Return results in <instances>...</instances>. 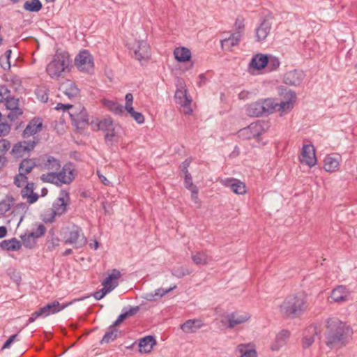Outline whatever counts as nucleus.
<instances>
[{"instance_id": "2f4dec72", "label": "nucleus", "mask_w": 357, "mask_h": 357, "mask_svg": "<svg viewBox=\"0 0 357 357\" xmlns=\"http://www.w3.org/2000/svg\"><path fill=\"white\" fill-rule=\"evenodd\" d=\"M155 340L153 336L148 335L140 340L139 343V351L140 353H149L155 344Z\"/></svg>"}, {"instance_id": "473e14b6", "label": "nucleus", "mask_w": 357, "mask_h": 357, "mask_svg": "<svg viewBox=\"0 0 357 357\" xmlns=\"http://www.w3.org/2000/svg\"><path fill=\"white\" fill-rule=\"evenodd\" d=\"M58 176L59 178V185L70 183L74 178L73 171L70 168V167L66 165L62 168L61 171L58 172Z\"/></svg>"}, {"instance_id": "8fccbe9b", "label": "nucleus", "mask_w": 357, "mask_h": 357, "mask_svg": "<svg viewBox=\"0 0 357 357\" xmlns=\"http://www.w3.org/2000/svg\"><path fill=\"white\" fill-rule=\"evenodd\" d=\"M171 273L174 276L178 278H181L185 275H190L191 273V271H189L188 268L180 266L172 269Z\"/></svg>"}, {"instance_id": "4be33fe9", "label": "nucleus", "mask_w": 357, "mask_h": 357, "mask_svg": "<svg viewBox=\"0 0 357 357\" xmlns=\"http://www.w3.org/2000/svg\"><path fill=\"white\" fill-rule=\"evenodd\" d=\"M290 337V332L287 330H282L277 333L274 341L271 345L272 351H279L286 345Z\"/></svg>"}, {"instance_id": "a878e982", "label": "nucleus", "mask_w": 357, "mask_h": 357, "mask_svg": "<svg viewBox=\"0 0 357 357\" xmlns=\"http://www.w3.org/2000/svg\"><path fill=\"white\" fill-rule=\"evenodd\" d=\"M238 357H257V351L250 344H240L235 350Z\"/></svg>"}, {"instance_id": "13d9d810", "label": "nucleus", "mask_w": 357, "mask_h": 357, "mask_svg": "<svg viewBox=\"0 0 357 357\" xmlns=\"http://www.w3.org/2000/svg\"><path fill=\"white\" fill-rule=\"evenodd\" d=\"M185 186L188 190L193 189V188H197L192 181V177L190 174L186 170L185 174Z\"/></svg>"}, {"instance_id": "b1692460", "label": "nucleus", "mask_w": 357, "mask_h": 357, "mask_svg": "<svg viewBox=\"0 0 357 357\" xmlns=\"http://www.w3.org/2000/svg\"><path fill=\"white\" fill-rule=\"evenodd\" d=\"M176 288V285L174 284L167 289L158 288L154 292H149L144 294L143 298L150 302L157 301L160 298L164 297L165 295L173 291Z\"/></svg>"}, {"instance_id": "5701e85b", "label": "nucleus", "mask_w": 357, "mask_h": 357, "mask_svg": "<svg viewBox=\"0 0 357 357\" xmlns=\"http://www.w3.org/2000/svg\"><path fill=\"white\" fill-rule=\"evenodd\" d=\"M271 30V23L264 20L255 29L256 40L258 42L264 41L268 36Z\"/></svg>"}, {"instance_id": "cd10ccee", "label": "nucleus", "mask_w": 357, "mask_h": 357, "mask_svg": "<svg viewBox=\"0 0 357 357\" xmlns=\"http://www.w3.org/2000/svg\"><path fill=\"white\" fill-rule=\"evenodd\" d=\"M121 277V273L116 269H113L112 273L108 275L105 280L102 282V285L105 289L112 288V291L119 284V279Z\"/></svg>"}, {"instance_id": "a18cd8bd", "label": "nucleus", "mask_w": 357, "mask_h": 357, "mask_svg": "<svg viewBox=\"0 0 357 357\" xmlns=\"http://www.w3.org/2000/svg\"><path fill=\"white\" fill-rule=\"evenodd\" d=\"M24 8L31 12H38L42 8V3L39 0L26 1L24 3Z\"/></svg>"}, {"instance_id": "c756f323", "label": "nucleus", "mask_w": 357, "mask_h": 357, "mask_svg": "<svg viewBox=\"0 0 357 357\" xmlns=\"http://www.w3.org/2000/svg\"><path fill=\"white\" fill-rule=\"evenodd\" d=\"M264 107L261 105V100L252 102L246 107V114L250 116L258 117L264 115Z\"/></svg>"}, {"instance_id": "39448f33", "label": "nucleus", "mask_w": 357, "mask_h": 357, "mask_svg": "<svg viewBox=\"0 0 357 357\" xmlns=\"http://www.w3.org/2000/svg\"><path fill=\"white\" fill-rule=\"evenodd\" d=\"M56 110L62 109L64 112L71 109L68 114L73 121L74 124L77 128H82L86 124L89 123V119L87 112L85 108L79 105L77 107H73L70 104L58 103L55 107Z\"/></svg>"}, {"instance_id": "a19ab883", "label": "nucleus", "mask_w": 357, "mask_h": 357, "mask_svg": "<svg viewBox=\"0 0 357 357\" xmlns=\"http://www.w3.org/2000/svg\"><path fill=\"white\" fill-rule=\"evenodd\" d=\"M261 105L264 107V115H268L276 112L277 102L272 98L260 100Z\"/></svg>"}, {"instance_id": "0eeeda50", "label": "nucleus", "mask_w": 357, "mask_h": 357, "mask_svg": "<svg viewBox=\"0 0 357 357\" xmlns=\"http://www.w3.org/2000/svg\"><path fill=\"white\" fill-rule=\"evenodd\" d=\"M251 316L248 312H234L224 315L220 323L227 328H234L237 325L243 324L247 322Z\"/></svg>"}, {"instance_id": "f03ea898", "label": "nucleus", "mask_w": 357, "mask_h": 357, "mask_svg": "<svg viewBox=\"0 0 357 357\" xmlns=\"http://www.w3.org/2000/svg\"><path fill=\"white\" fill-rule=\"evenodd\" d=\"M306 296L298 293L286 298L280 306L281 314L288 318H296L301 315L307 309Z\"/></svg>"}, {"instance_id": "338daca9", "label": "nucleus", "mask_w": 357, "mask_h": 357, "mask_svg": "<svg viewBox=\"0 0 357 357\" xmlns=\"http://www.w3.org/2000/svg\"><path fill=\"white\" fill-rule=\"evenodd\" d=\"M17 335V334H15V335H11L7 340L6 342L3 344V349H6V348H9L11 345V344L15 341V340L16 339Z\"/></svg>"}, {"instance_id": "393cba45", "label": "nucleus", "mask_w": 357, "mask_h": 357, "mask_svg": "<svg viewBox=\"0 0 357 357\" xmlns=\"http://www.w3.org/2000/svg\"><path fill=\"white\" fill-rule=\"evenodd\" d=\"M59 89L63 93H64L70 98L76 97L79 93V89L77 85L69 79L63 82L61 84Z\"/></svg>"}, {"instance_id": "7c9ffc66", "label": "nucleus", "mask_w": 357, "mask_h": 357, "mask_svg": "<svg viewBox=\"0 0 357 357\" xmlns=\"http://www.w3.org/2000/svg\"><path fill=\"white\" fill-rule=\"evenodd\" d=\"M268 63V56L263 54L254 56L250 62V66L255 70H260L266 66Z\"/></svg>"}, {"instance_id": "4d7b16f0", "label": "nucleus", "mask_w": 357, "mask_h": 357, "mask_svg": "<svg viewBox=\"0 0 357 357\" xmlns=\"http://www.w3.org/2000/svg\"><path fill=\"white\" fill-rule=\"evenodd\" d=\"M9 96H10V90L6 86H0V102H4Z\"/></svg>"}, {"instance_id": "20e7f679", "label": "nucleus", "mask_w": 357, "mask_h": 357, "mask_svg": "<svg viewBox=\"0 0 357 357\" xmlns=\"http://www.w3.org/2000/svg\"><path fill=\"white\" fill-rule=\"evenodd\" d=\"M69 201V193L66 190H61L58 198L53 204L52 208L44 214L43 220L45 222H52L56 216H60L65 213Z\"/></svg>"}, {"instance_id": "3c124183", "label": "nucleus", "mask_w": 357, "mask_h": 357, "mask_svg": "<svg viewBox=\"0 0 357 357\" xmlns=\"http://www.w3.org/2000/svg\"><path fill=\"white\" fill-rule=\"evenodd\" d=\"M128 114L135 120L138 123H143L144 122V115L138 112H135L132 107H128V109H126Z\"/></svg>"}, {"instance_id": "774afa93", "label": "nucleus", "mask_w": 357, "mask_h": 357, "mask_svg": "<svg viewBox=\"0 0 357 357\" xmlns=\"http://www.w3.org/2000/svg\"><path fill=\"white\" fill-rule=\"evenodd\" d=\"M28 206L25 203H20L17 204L15 210L22 211L24 213L26 212Z\"/></svg>"}, {"instance_id": "de8ad7c7", "label": "nucleus", "mask_w": 357, "mask_h": 357, "mask_svg": "<svg viewBox=\"0 0 357 357\" xmlns=\"http://www.w3.org/2000/svg\"><path fill=\"white\" fill-rule=\"evenodd\" d=\"M21 239L24 247L28 248H33L36 244V238L31 232L22 235Z\"/></svg>"}, {"instance_id": "0e129e2a", "label": "nucleus", "mask_w": 357, "mask_h": 357, "mask_svg": "<svg viewBox=\"0 0 357 357\" xmlns=\"http://www.w3.org/2000/svg\"><path fill=\"white\" fill-rule=\"evenodd\" d=\"M126 105L125 109H128V107H132L133 96L130 93H128L125 96Z\"/></svg>"}, {"instance_id": "9b49d317", "label": "nucleus", "mask_w": 357, "mask_h": 357, "mask_svg": "<svg viewBox=\"0 0 357 357\" xmlns=\"http://www.w3.org/2000/svg\"><path fill=\"white\" fill-rule=\"evenodd\" d=\"M67 305L60 306L58 301H54L48 303L45 306L41 307L38 311L33 312L29 319L28 324L33 322L37 318L46 317L50 314L56 313L65 308Z\"/></svg>"}, {"instance_id": "37998d69", "label": "nucleus", "mask_w": 357, "mask_h": 357, "mask_svg": "<svg viewBox=\"0 0 357 357\" xmlns=\"http://www.w3.org/2000/svg\"><path fill=\"white\" fill-rule=\"evenodd\" d=\"M242 37L241 31H236L233 33L229 38L225 39L222 41V47H231L236 45Z\"/></svg>"}, {"instance_id": "9d476101", "label": "nucleus", "mask_w": 357, "mask_h": 357, "mask_svg": "<svg viewBox=\"0 0 357 357\" xmlns=\"http://www.w3.org/2000/svg\"><path fill=\"white\" fill-rule=\"evenodd\" d=\"M133 53V57L139 61H146L151 57V48L146 40H135L130 47Z\"/></svg>"}, {"instance_id": "69168bd1", "label": "nucleus", "mask_w": 357, "mask_h": 357, "mask_svg": "<svg viewBox=\"0 0 357 357\" xmlns=\"http://www.w3.org/2000/svg\"><path fill=\"white\" fill-rule=\"evenodd\" d=\"M190 191L191 192L192 200L194 202V203L199 204H200V201H199V197H198V188H197H197H193V189L190 190Z\"/></svg>"}, {"instance_id": "aec40b11", "label": "nucleus", "mask_w": 357, "mask_h": 357, "mask_svg": "<svg viewBox=\"0 0 357 357\" xmlns=\"http://www.w3.org/2000/svg\"><path fill=\"white\" fill-rule=\"evenodd\" d=\"M305 78V73L301 70H294L287 72L283 78L284 83L290 86L300 85Z\"/></svg>"}, {"instance_id": "603ef678", "label": "nucleus", "mask_w": 357, "mask_h": 357, "mask_svg": "<svg viewBox=\"0 0 357 357\" xmlns=\"http://www.w3.org/2000/svg\"><path fill=\"white\" fill-rule=\"evenodd\" d=\"M280 61L278 58L271 56L268 57V63L266 66L270 70H275L279 68Z\"/></svg>"}, {"instance_id": "6ab92c4d", "label": "nucleus", "mask_w": 357, "mask_h": 357, "mask_svg": "<svg viewBox=\"0 0 357 357\" xmlns=\"http://www.w3.org/2000/svg\"><path fill=\"white\" fill-rule=\"evenodd\" d=\"M221 183L229 188L232 192L238 195H245L247 192L245 183L236 178H227L222 179Z\"/></svg>"}, {"instance_id": "680f3d73", "label": "nucleus", "mask_w": 357, "mask_h": 357, "mask_svg": "<svg viewBox=\"0 0 357 357\" xmlns=\"http://www.w3.org/2000/svg\"><path fill=\"white\" fill-rule=\"evenodd\" d=\"M10 148V143L6 139H0V153H6Z\"/></svg>"}, {"instance_id": "49530a36", "label": "nucleus", "mask_w": 357, "mask_h": 357, "mask_svg": "<svg viewBox=\"0 0 357 357\" xmlns=\"http://www.w3.org/2000/svg\"><path fill=\"white\" fill-rule=\"evenodd\" d=\"M118 331L113 327V326H111L109 327V330L106 332L105 335L103 336L101 343H109L110 342L114 341L116 337H117Z\"/></svg>"}, {"instance_id": "864d4df0", "label": "nucleus", "mask_w": 357, "mask_h": 357, "mask_svg": "<svg viewBox=\"0 0 357 357\" xmlns=\"http://www.w3.org/2000/svg\"><path fill=\"white\" fill-rule=\"evenodd\" d=\"M26 181L27 177L20 172L14 178V183L17 187H22Z\"/></svg>"}, {"instance_id": "c85d7f7f", "label": "nucleus", "mask_w": 357, "mask_h": 357, "mask_svg": "<svg viewBox=\"0 0 357 357\" xmlns=\"http://www.w3.org/2000/svg\"><path fill=\"white\" fill-rule=\"evenodd\" d=\"M33 190L34 184L33 183H27L21 191L22 198L26 199L27 202L30 204L35 203L38 199V194L35 193Z\"/></svg>"}, {"instance_id": "5fc2aeb1", "label": "nucleus", "mask_w": 357, "mask_h": 357, "mask_svg": "<svg viewBox=\"0 0 357 357\" xmlns=\"http://www.w3.org/2000/svg\"><path fill=\"white\" fill-rule=\"evenodd\" d=\"M45 227L43 224H39L37 226L36 229L34 231H31V233L33 234V236L36 238H38L45 234Z\"/></svg>"}, {"instance_id": "58836bf2", "label": "nucleus", "mask_w": 357, "mask_h": 357, "mask_svg": "<svg viewBox=\"0 0 357 357\" xmlns=\"http://www.w3.org/2000/svg\"><path fill=\"white\" fill-rule=\"evenodd\" d=\"M191 257L197 265H206L211 260V257L206 252H197L192 254Z\"/></svg>"}, {"instance_id": "6e6552de", "label": "nucleus", "mask_w": 357, "mask_h": 357, "mask_svg": "<svg viewBox=\"0 0 357 357\" xmlns=\"http://www.w3.org/2000/svg\"><path fill=\"white\" fill-rule=\"evenodd\" d=\"M265 132V128L263 123L257 121L252 123L248 127L241 129L238 132V137L242 139H255L257 141H260V137Z\"/></svg>"}, {"instance_id": "ea45409f", "label": "nucleus", "mask_w": 357, "mask_h": 357, "mask_svg": "<svg viewBox=\"0 0 357 357\" xmlns=\"http://www.w3.org/2000/svg\"><path fill=\"white\" fill-rule=\"evenodd\" d=\"M339 167V160L337 158L332 156H326L324 159V169L328 172H335Z\"/></svg>"}, {"instance_id": "423d86ee", "label": "nucleus", "mask_w": 357, "mask_h": 357, "mask_svg": "<svg viewBox=\"0 0 357 357\" xmlns=\"http://www.w3.org/2000/svg\"><path fill=\"white\" fill-rule=\"evenodd\" d=\"M63 241L66 244L73 245L75 248L78 249L86 245V238L82 228L73 225L72 227L66 228L64 231Z\"/></svg>"}, {"instance_id": "052dcab7", "label": "nucleus", "mask_w": 357, "mask_h": 357, "mask_svg": "<svg viewBox=\"0 0 357 357\" xmlns=\"http://www.w3.org/2000/svg\"><path fill=\"white\" fill-rule=\"evenodd\" d=\"M10 131V126L7 123H0V137L6 136L9 134Z\"/></svg>"}, {"instance_id": "e433bc0d", "label": "nucleus", "mask_w": 357, "mask_h": 357, "mask_svg": "<svg viewBox=\"0 0 357 357\" xmlns=\"http://www.w3.org/2000/svg\"><path fill=\"white\" fill-rule=\"evenodd\" d=\"M175 59L179 62H185L191 58V52L186 47H177L174 51Z\"/></svg>"}, {"instance_id": "c9c22d12", "label": "nucleus", "mask_w": 357, "mask_h": 357, "mask_svg": "<svg viewBox=\"0 0 357 357\" xmlns=\"http://www.w3.org/2000/svg\"><path fill=\"white\" fill-rule=\"evenodd\" d=\"M102 104L103 105L104 107H105L109 110H110L111 112H114L116 114L121 115L123 113V107L121 104L114 100L102 99Z\"/></svg>"}, {"instance_id": "6e6d98bb", "label": "nucleus", "mask_w": 357, "mask_h": 357, "mask_svg": "<svg viewBox=\"0 0 357 357\" xmlns=\"http://www.w3.org/2000/svg\"><path fill=\"white\" fill-rule=\"evenodd\" d=\"M112 291V288L105 289L102 287L100 290L96 291L93 293V296L96 300L102 299L105 295Z\"/></svg>"}, {"instance_id": "f8f14e48", "label": "nucleus", "mask_w": 357, "mask_h": 357, "mask_svg": "<svg viewBox=\"0 0 357 357\" xmlns=\"http://www.w3.org/2000/svg\"><path fill=\"white\" fill-rule=\"evenodd\" d=\"M92 127L96 130H102L105 132V139L112 140L116 136L117 126H115L110 118H106L98 123L91 122Z\"/></svg>"}, {"instance_id": "09e8293b", "label": "nucleus", "mask_w": 357, "mask_h": 357, "mask_svg": "<svg viewBox=\"0 0 357 357\" xmlns=\"http://www.w3.org/2000/svg\"><path fill=\"white\" fill-rule=\"evenodd\" d=\"M13 205V200L10 198H6L0 202V215H4L9 211L11 206Z\"/></svg>"}, {"instance_id": "79ce46f5", "label": "nucleus", "mask_w": 357, "mask_h": 357, "mask_svg": "<svg viewBox=\"0 0 357 357\" xmlns=\"http://www.w3.org/2000/svg\"><path fill=\"white\" fill-rule=\"evenodd\" d=\"M35 166L36 162L33 160L24 159L20 164L19 172L22 173L23 175L26 176L32 171Z\"/></svg>"}, {"instance_id": "bf43d9fd", "label": "nucleus", "mask_w": 357, "mask_h": 357, "mask_svg": "<svg viewBox=\"0 0 357 357\" xmlns=\"http://www.w3.org/2000/svg\"><path fill=\"white\" fill-rule=\"evenodd\" d=\"M244 22H245L244 18L238 16L236 19V22H235V24H234L235 28L237 30V31H241L242 34H243V31L244 26H245Z\"/></svg>"}, {"instance_id": "1a4fd4ad", "label": "nucleus", "mask_w": 357, "mask_h": 357, "mask_svg": "<svg viewBox=\"0 0 357 357\" xmlns=\"http://www.w3.org/2000/svg\"><path fill=\"white\" fill-rule=\"evenodd\" d=\"M75 64L79 71L86 73L93 72V59L87 50L79 52L75 59Z\"/></svg>"}, {"instance_id": "f3484780", "label": "nucleus", "mask_w": 357, "mask_h": 357, "mask_svg": "<svg viewBox=\"0 0 357 357\" xmlns=\"http://www.w3.org/2000/svg\"><path fill=\"white\" fill-rule=\"evenodd\" d=\"M175 101L181 107L186 108L185 114H190L192 110L189 108L191 103V98L187 95V90L181 84L179 87L177 88L174 96Z\"/></svg>"}, {"instance_id": "2eb2a0df", "label": "nucleus", "mask_w": 357, "mask_h": 357, "mask_svg": "<svg viewBox=\"0 0 357 357\" xmlns=\"http://www.w3.org/2000/svg\"><path fill=\"white\" fill-rule=\"evenodd\" d=\"M300 162L303 164L307 165L310 167H312L317 164L315 150L313 145H303L301 151V155L300 156Z\"/></svg>"}, {"instance_id": "dca6fc26", "label": "nucleus", "mask_w": 357, "mask_h": 357, "mask_svg": "<svg viewBox=\"0 0 357 357\" xmlns=\"http://www.w3.org/2000/svg\"><path fill=\"white\" fill-rule=\"evenodd\" d=\"M320 328L317 325H310L305 328L302 338V346L304 349L309 348L314 342L315 337L320 334Z\"/></svg>"}, {"instance_id": "c03bdc74", "label": "nucleus", "mask_w": 357, "mask_h": 357, "mask_svg": "<svg viewBox=\"0 0 357 357\" xmlns=\"http://www.w3.org/2000/svg\"><path fill=\"white\" fill-rule=\"evenodd\" d=\"M40 178L44 182L52 183L59 185V176L57 172H48L46 174L41 175Z\"/></svg>"}, {"instance_id": "4468645a", "label": "nucleus", "mask_w": 357, "mask_h": 357, "mask_svg": "<svg viewBox=\"0 0 357 357\" xmlns=\"http://www.w3.org/2000/svg\"><path fill=\"white\" fill-rule=\"evenodd\" d=\"M36 144L37 141L35 139L20 142L13 146L11 153L17 158L23 157L25 154L33 150Z\"/></svg>"}, {"instance_id": "7ed1b4c3", "label": "nucleus", "mask_w": 357, "mask_h": 357, "mask_svg": "<svg viewBox=\"0 0 357 357\" xmlns=\"http://www.w3.org/2000/svg\"><path fill=\"white\" fill-rule=\"evenodd\" d=\"M71 61L69 54L65 51H56L47 65L46 72L52 79L63 77L70 70Z\"/></svg>"}, {"instance_id": "ddd939ff", "label": "nucleus", "mask_w": 357, "mask_h": 357, "mask_svg": "<svg viewBox=\"0 0 357 357\" xmlns=\"http://www.w3.org/2000/svg\"><path fill=\"white\" fill-rule=\"evenodd\" d=\"M296 101V95L294 91H287L284 96V100L280 103L277 102L276 112H280L281 116L289 112L294 107Z\"/></svg>"}, {"instance_id": "412c9836", "label": "nucleus", "mask_w": 357, "mask_h": 357, "mask_svg": "<svg viewBox=\"0 0 357 357\" xmlns=\"http://www.w3.org/2000/svg\"><path fill=\"white\" fill-rule=\"evenodd\" d=\"M43 121L39 118L31 119L22 132V137L27 138L33 136L42 130Z\"/></svg>"}, {"instance_id": "f704fd0d", "label": "nucleus", "mask_w": 357, "mask_h": 357, "mask_svg": "<svg viewBox=\"0 0 357 357\" xmlns=\"http://www.w3.org/2000/svg\"><path fill=\"white\" fill-rule=\"evenodd\" d=\"M6 107L8 109L11 111V113L8 114V117L12 115L19 116L22 114V111L18 107V100L10 96L6 99Z\"/></svg>"}, {"instance_id": "72a5a7b5", "label": "nucleus", "mask_w": 357, "mask_h": 357, "mask_svg": "<svg viewBox=\"0 0 357 357\" xmlns=\"http://www.w3.org/2000/svg\"><path fill=\"white\" fill-rule=\"evenodd\" d=\"M0 247L6 250L17 251L22 247L20 241H17L15 238L11 239L3 240L0 243Z\"/></svg>"}, {"instance_id": "f257e3e1", "label": "nucleus", "mask_w": 357, "mask_h": 357, "mask_svg": "<svg viewBox=\"0 0 357 357\" xmlns=\"http://www.w3.org/2000/svg\"><path fill=\"white\" fill-rule=\"evenodd\" d=\"M326 344L331 349L342 346L351 333V328L339 318L329 317L325 321Z\"/></svg>"}, {"instance_id": "a211bd4d", "label": "nucleus", "mask_w": 357, "mask_h": 357, "mask_svg": "<svg viewBox=\"0 0 357 357\" xmlns=\"http://www.w3.org/2000/svg\"><path fill=\"white\" fill-rule=\"evenodd\" d=\"M331 297L335 303H344L351 300V291L345 286L339 285L334 288Z\"/></svg>"}, {"instance_id": "4c0bfd02", "label": "nucleus", "mask_w": 357, "mask_h": 357, "mask_svg": "<svg viewBox=\"0 0 357 357\" xmlns=\"http://www.w3.org/2000/svg\"><path fill=\"white\" fill-rule=\"evenodd\" d=\"M43 168L48 172H58L61 168L59 160L49 156L43 165Z\"/></svg>"}, {"instance_id": "e2e57ef3", "label": "nucleus", "mask_w": 357, "mask_h": 357, "mask_svg": "<svg viewBox=\"0 0 357 357\" xmlns=\"http://www.w3.org/2000/svg\"><path fill=\"white\" fill-rule=\"evenodd\" d=\"M11 52V50H8L6 52V56L4 58L6 59V62L5 64L2 63V59H0L1 66L4 70L9 69L10 68V56Z\"/></svg>"}, {"instance_id": "bb28decb", "label": "nucleus", "mask_w": 357, "mask_h": 357, "mask_svg": "<svg viewBox=\"0 0 357 357\" xmlns=\"http://www.w3.org/2000/svg\"><path fill=\"white\" fill-rule=\"evenodd\" d=\"M203 326L204 324L200 319H188L181 326V329L185 333H194Z\"/></svg>"}]
</instances>
